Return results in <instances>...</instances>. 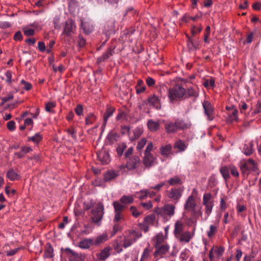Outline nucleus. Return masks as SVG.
Returning a JSON list of instances; mask_svg holds the SVG:
<instances>
[{
    "mask_svg": "<svg viewBox=\"0 0 261 261\" xmlns=\"http://www.w3.org/2000/svg\"><path fill=\"white\" fill-rule=\"evenodd\" d=\"M133 202L134 197L132 195H123L119 201H115L113 202L115 214L114 222H118L124 219L123 211L126 205L132 204Z\"/></svg>",
    "mask_w": 261,
    "mask_h": 261,
    "instance_id": "obj_1",
    "label": "nucleus"
},
{
    "mask_svg": "<svg viewBox=\"0 0 261 261\" xmlns=\"http://www.w3.org/2000/svg\"><path fill=\"white\" fill-rule=\"evenodd\" d=\"M119 168L121 170L126 168L128 171H135L138 174H140L144 170L141 160L137 155H132L126 159L125 164L121 165Z\"/></svg>",
    "mask_w": 261,
    "mask_h": 261,
    "instance_id": "obj_2",
    "label": "nucleus"
},
{
    "mask_svg": "<svg viewBox=\"0 0 261 261\" xmlns=\"http://www.w3.org/2000/svg\"><path fill=\"white\" fill-rule=\"evenodd\" d=\"M165 185V182L162 181L156 185L149 187L148 189L141 190L137 192V197L140 200L145 199L148 197L152 198L156 196V194L162 190Z\"/></svg>",
    "mask_w": 261,
    "mask_h": 261,
    "instance_id": "obj_3",
    "label": "nucleus"
},
{
    "mask_svg": "<svg viewBox=\"0 0 261 261\" xmlns=\"http://www.w3.org/2000/svg\"><path fill=\"white\" fill-rule=\"evenodd\" d=\"M186 94V89L181 84H175L168 90L167 95L169 101L173 103L178 99L184 98Z\"/></svg>",
    "mask_w": 261,
    "mask_h": 261,
    "instance_id": "obj_4",
    "label": "nucleus"
},
{
    "mask_svg": "<svg viewBox=\"0 0 261 261\" xmlns=\"http://www.w3.org/2000/svg\"><path fill=\"white\" fill-rule=\"evenodd\" d=\"M175 206L166 204L161 207H156L154 212L164 220L168 221L175 214Z\"/></svg>",
    "mask_w": 261,
    "mask_h": 261,
    "instance_id": "obj_5",
    "label": "nucleus"
},
{
    "mask_svg": "<svg viewBox=\"0 0 261 261\" xmlns=\"http://www.w3.org/2000/svg\"><path fill=\"white\" fill-rule=\"evenodd\" d=\"M240 169L242 175L245 178L247 177L249 174V171L253 173L255 176L259 175V171L257 168V164L252 159H248L245 161L240 166Z\"/></svg>",
    "mask_w": 261,
    "mask_h": 261,
    "instance_id": "obj_6",
    "label": "nucleus"
},
{
    "mask_svg": "<svg viewBox=\"0 0 261 261\" xmlns=\"http://www.w3.org/2000/svg\"><path fill=\"white\" fill-rule=\"evenodd\" d=\"M153 144L152 142L148 143L143 158V163L146 168H150L156 163V158L154 156L151 151L153 150Z\"/></svg>",
    "mask_w": 261,
    "mask_h": 261,
    "instance_id": "obj_7",
    "label": "nucleus"
},
{
    "mask_svg": "<svg viewBox=\"0 0 261 261\" xmlns=\"http://www.w3.org/2000/svg\"><path fill=\"white\" fill-rule=\"evenodd\" d=\"M104 206L101 202H98L95 207L91 210L92 221L95 224L100 226V221L102 219L104 215Z\"/></svg>",
    "mask_w": 261,
    "mask_h": 261,
    "instance_id": "obj_8",
    "label": "nucleus"
},
{
    "mask_svg": "<svg viewBox=\"0 0 261 261\" xmlns=\"http://www.w3.org/2000/svg\"><path fill=\"white\" fill-rule=\"evenodd\" d=\"M197 206L195 197L192 195H190L186 200L184 204V209L191 213L192 216L197 217V216H201L202 212L200 210L197 211L196 207Z\"/></svg>",
    "mask_w": 261,
    "mask_h": 261,
    "instance_id": "obj_9",
    "label": "nucleus"
},
{
    "mask_svg": "<svg viewBox=\"0 0 261 261\" xmlns=\"http://www.w3.org/2000/svg\"><path fill=\"white\" fill-rule=\"evenodd\" d=\"M139 238V236L136 231L128 230L124 235L123 242L122 245L123 247L126 248L136 242Z\"/></svg>",
    "mask_w": 261,
    "mask_h": 261,
    "instance_id": "obj_10",
    "label": "nucleus"
},
{
    "mask_svg": "<svg viewBox=\"0 0 261 261\" xmlns=\"http://www.w3.org/2000/svg\"><path fill=\"white\" fill-rule=\"evenodd\" d=\"M184 189L183 186L172 188L166 191V195L171 200L174 201V203L176 204L181 198Z\"/></svg>",
    "mask_w": 261,
    "mask_h": 261,
    "instance_id": "obj_11",
    "label": "nucleus"
},
{
    "mask_svg": "<svg viewBox=\"0 0 261 261\" xmlns=\"http://www.w3.org/2000/svg\"><path fill=\"white\" fill-rule=\"evenodd\" d=\"M115 20L113 18L108 20L105 22L102 32L107 37H110V35L114 34L115 32Z\"/></svg>",
    "mask_w": 261,
    "mask_h": 261,
    "instance_id": "obj_12",
    "label": "nucleus"
},
{
    "mask_svg": "<svg viewBox=\"0 0 261 261\" xmlns=\"http://www.w3.org/2000/svg\"><path fill=\"white\" fill-rule=\"evenodd\" d=\"M155 248L156 249L154 252L153 255L154 258L158 260L159 258L163 257V256L169 252L170 246L168 244L164 243Z\"/></svg>",
    "mask_w": 261,
    "mask_h": 261,
    "instance_id": "obj_13",
    "label": "nucleus"
},
{
    "mask_svg": "<svg viewBox=\"0 0 261 261\" xmlns=\"http://www.w3.org/2000/svg\"><path fill=\"white\" fill-rule=\"evenodd\" d=\"M202 106L207 120H213L215 117V114L214 108L211 103L208 100H204L202 102Z\"/></svg>",
    "mask_w": 261,
    "mask_h": 261,
    "instance_id": "obj_14",
    "label": "nucleus"
},
{
    "mask_svg": "<svg viewBox=\"0 0 261 261\" xmlns=\"http://www.w3.org/2000/svg\"><path fill=\"white\" fill-rule=\"evenodd\" d=\"M224 247L222 246L213 247L209 251V258L210 261H214L215 257L219 259L224 252Z\"/></svg>",
    "mask_w": 261,
    "mask_h": 261,
    "instance_id": "obj_15",
    "label": "nucleus"
},
{
    "mask_svg": "<svg viewBox=\"0 0 261 261\" xmlns=\"http://www.w3.org/2000/svg\"><path fill=\"white\" fill-rule=\"evenodd\" d=\"M174 125L177 129L178 130H185L191 127V123L189 121H186L183 119L177 118L175 119L173 122Z\"/></svg>",
    "mask_w": 261,
    "mask_h": 261,
    "instance_id": "obj_16",
    "label": "nucleus"
},
{
    "mask_svg": "<svg viewBox=\"0 0 261 261\" xmlns=\"http://www.w3.org/2000/svg\"><path fill=\"white\" fill-rule=\"evenodd\" d=\"M75 28L74 22L72 19H68L66 21L63 34L66 36H71L73 30Z\"/></svg>",
    "mask_w": 261,
    "mask_h": 261,
    "instance_id": "obj_17",
    "label": "nucleus"
},
{
    "mask_svg": "<svg viewBox=\"0 0 261 261\" xmlns=\"http://www.w3.org/2000/svg\"><path fill=\"white\" fill-rule=\"evenodd\" d=\"M93 245H94L93 238H85L79 242L78 246L83 249H88Z\"/></svg>",
    "mask_w": 261,
    "mask_h": 261,
    "instance_id": "obj_18",
    "label": "nucleus"
},
{
    "mask_svg": "<svg viewBox=\"0 0 261 261\" xmlns=\"http://www.w3.org/2000/svg\"><path fill=\"white\" fill-rule=\"evenodd\" d=\"M172 146L170 144L162 146L160 148L161 155L166 158H169L172 154Z\"/></svg>",
    "mask_w": 261,
    "mask_h": 261,
    "instance_id": "obj_19",
    "label": "nucleus"
},
{
    "mask_svg": "<svg viewBox=\"0 0 261 261\" xmlns=\"http://www.w3.org/2000/svg\"><path fill=\"white\" fill-rule=\"evenodd\" d=\"M193 237V234H192L190 232L187 231L179 234V236H177L176 238L180 242L188 243L192 239Z\"/></svg>",
    "mask_w": 261,
    "mask_h": 261,
    "instance_id": "obj_20",
    "label": "nucleus"
},
{
    "mask_svg": "<svg viewBox=\"0 0 261 261\" xmlns=\"http://www.w3.org/2000/svg\"><path fill=\"white\" fill-rule=\"evenodd\" d=\"M65 251L70 261H81V255L78 253L69 248H67Z\"/></svg>",
    "mask_w": 261,
    "mask_h": 261,
    "instance_id": "obj_21",
    "label": "nucleus"
},
{
    "mask_svg": "<svg viewBox=\"0 0 261 261\" xmlns=\"http://www.w3.org/2000/svg\"><path fill=\"white\" fill-rule=\"evenodd\" d=\"M115 47H109L107 51H106L102 56H101L99 58H98V60L99 62H103L105 60L109 59L110 57L113 55L114 54V50Z\"/></svg>",
    "mask_w": 261,
    "mask_h": 261,
    "instance_id": "obj_22",
    "label": "nucleus"
},
{
    "mask_svg": "<svg viewBox=\"0 0 261 261\" xmlns=\"http://www.w3.org/2000/svg\"><path fill=\"white\" fill-rule=\"evenodd\" d=\"M109 237L106 232L97 236L95 240L93 239L94 245L99 246L108 240Z\"/></svg>",
    "mask_w": 261,
    "mask_h": 261,
    "instance_id": "obj_23",
    "label": "nucleus"
},
{
    "mask_svg": "<svg viewBox=\"0 0 261 261\" xmlns=\"http://www.w3.org/2000/svg\"><path fill=\"white\" fill-rule=\"evenodd\" d=\"M115 111V109L113 107H109L107 108L103 116V123L102 124V127L106 126L109 118L113 115Z\"/></svg>",
    "mask_w": 261,
    "mask_h": 261,
    "instance_id": "obj_24",
    "label": "nucleus"
},
{
    "mask_svg": "<svg viewBox=\"0 0 261 261\" xmlns=\"http://www.w3.org/2000/svg\"><path fill=\"white\" fill-rule=\"evenodd\" d=\"M203 14L202 12H199L195 16H191L188 14H185L181 18V20L185 22H188L191 20L194 21H197L198 19H201Z\"/></svg>",
    "mask_w": 261,
    "mask_h": 261,
    "instance_id": "obj_25",
    "label": "nucleus"
},
{
    "mask_svg": "<svg viewBox=\"0 0 261 261\" xmlns=\"http://www.w3.org/2000/svg\"><path fill=\"white\" fill-rule=\"evenodd\" d=\"M161 99L155 95H153L148 98V102L156 109H161Z\"/></svg>",
    "mask_w": 261,
    "mask_h": 261,
    "instance_id": "obj_26",
    "label": "nucleus"
},
{
    "mask_svg": "<svg viewBox=\"0 0 261 261\" xmlns=\"http://www.w3.org/2000/svg\"><path fill=\"white\" fill-rule=\"evenodd\" d=\"M165 130L168 134H172L178 130L172 121H168L165 123Z\"/></svg>",
    "mask_w": 261,
    "mask_h": 261,
    "instance_id": "obj_27",
    "label": "nucleus"
},
{
    "mask_svg": "<svg viewBox=\"0 0 261 261\" xmlns=\"http://www.w3.org/2000/svg\"><path fill=\"white\" fill-rule=\"evenodd\" d=\"M112 248L110 247H107L104 248L100 252L97 254V257L100 260H105L110 255V251Z\"/></svg>",
    "mask_w": 261,
    "mask_h": 261,
    "instance_id": "obj_28",
    "label": "nucleus"
},
{
    "mask_svg": "<svg viewBox=\"0 0 261 261\" xmlns=\"http://www.w3.org/2000/svg\"><path fill=\"white\" fill-rule=\"evenodd\" d=\"M184 224L181 221L178 220L175 222L173 231L175 237L179 236V234H181V233L184 232Z\"/></svg>",
    "mask_w": 261,
    "mask_h": 261,
    "instance_id": "obj_29",
    "label": "nucleus"
},
{
    "mask_svg": "<svg viewBox=\"0 0 261 261\" xmlns=\"http://www.w3.org/2000/svg\"><path fill=\"white\" fill-rule=\"evenodd\" d=\"M97 158L103 164H107L110 162L109 154L106 151H102L97 153Z\"/></svg>",
    "mask_w": 261,
    "mask_h": 261,
    "instance_id": "obj_30",
    "label": "nucleus"
},
{
    "mask_svg": "<svg viewBox=\"0 0 261 261\" xmlns=\"http://www.w3.org/2000/svg\"><path fill=\"white\" fill-rule=\"evenodd\" d=\"M198 96V92L197 89H195L193 87H189L186 90V94L184 98L189 97L196 98Z\"/></svg>",
    "mask_w": 261,
    "mask_h": 261,
    "instance_id": "obj_31",
    "label": "nucleus"
},
{
    "mask_svg": "<svg viewBox=\"0 0 261 261\" xmlns=\"http://www.w3.org/2000/svg\"><path fill=\"white\" fill-rule=\"evenodd\" d=\"M147 126L151 132H156L160 128V123L159 121H155L150 119L147 122Z\"/></svg>",
    "mask_w": 261,
    "mask_h": 261,
    "instance_id": "obj_32",
    "label": "nucleus"
},
{
    "mask_svg": "<svg viewBox=\"0 0 261 261\" xmlns=\"http://www.w3.org/2000/svg\"><path fill=\"white\" fill-rule=\"evenodd\" d=\"M167 182L170 186L181 185L183 184L182 179L179 176H174L169 178Z\"/></svg>",
    "mask_w": 261,
    "mask_h": 261,
    "instance_id": "obj_33",
    "label": "nucleus"
},
{
    "mask_svg": "<svg viewBox=\"0 0 261 261\" xmlns=\"http://www.w3.org/2000/svg\"><path fill=\"white\" fill-rule=\"evenodd\" d=\"M118 175V173L113 170L108 171L104 174L103 180L106 182L110 181L116 178Z\"/></svg>",
    "mask_w": 261,
    "mask_h": 261,
    "instance_id": "obj_34",
    "label": "nucleus"
},
{
    "mask_svg": "<svg viewBox=\"0 0 261 261\" xmlns=\"http://www.w3.org/2000/svg\"><path fill=\"white\" fill-rule=\"evenodd\" d=\"M167 237H165L163 232L158 233L155 237L154 238V242L155 244L154 245V247H156L157 246L162 245L164 243V241Z\"/></svg>",
    "mask_w": 261,
    "mask_h": 261,
    "instance_id": "obj_35",
    "label": "nucleus"
},
{
    "mask_svg": "<svg viewBox=\"0 0 261 261\" xmlns=\"http://www.w3.org/2000/svg\"><path fill=\"white\" fill-rule=\"evenodd\" d=\"M32 151V149L31 147L22 146L21 147L19 151L15 153V155L18 158L21 159L24 157L27 153Z\"/></svg>",
    "mask_w": 261,
    "mask_h": 261,
    "instance_id": "obj_36",
    "label": "nucleus"
},
{
    "mask_svg": "<svg viewBox=\"0 0 261 261\" xmlns=\"http://www.w3.org/2000/svg\"><path fill=\"white\" fill-rule=\"evenodd\" d=\"M188 145L181 140L176 141L174 144V148L178 150L179 152L184 151L187 148Z\"/></svg>",
    "mask_w": 261,
    "mask_h": 261,
    "instance_id": "obj_37",
    "label": "nucleus"
},
{
    "mask_svg": "<svg viewBox=\"0 0 261 261\" xmlns=\"http://www.w3.org/2000/svg\"><path fill=\"white\" fill-rule=\"evenodd\" d=\"M119 138V135L117 133L113 131L110 132L107 137V139L110 144H114L118 141Z\"/></svg>",
    "mask_w": 261,
    "mask_h": 261,
    "instance_id": "obj_38",
    "label": "nucleus"
},
{
    "mask_svg": "<svg viewBox=\"0 0 261 261\" xmlns=\"http://www.w3.org/2000/svg\"><path fill=\"white\" fill-rule=\"evenodd\" d=\"M220 172L225 180H227L230 178V165L228 166H224L220 169Z\"/></svg>",
    "mask_w": 261,
    "mask_h": 261,
    "instance_id": "obj_39",
    "label": "nucleus"
},
{
    "mask_svg": "<svg viewBox=\"0 0 261 261\" xmlns=\"http://www.w3.org/2000/svg\"><path fill=\"white\" fill-rule=\"evenodd\" d=\"M81 26L84 31V32L88 35L93 31V27L87 22H84L83 20H81Z\"/></svg>",
    "mask_w": 261,
    "mask_h": 261,
    "instance_id": "obj_40",
    "label": "nucleus"
},
{
    "mask_svg": "<svg viewBox=\"0 0 261 261\" xmlns=\"http://www.w3.org/2000/svg\"><path fill=\"white\" fill-rule=\"evenodd\" d=\"M238 110L235 108H232V111L228 114V116L227 118V121L232 122L238 120Z\"/></svg>",
    "mask_w": 261,
    "mask_h": 261,
    "instance_id": "obj_41",
    "label": "nucleus"
},
{
    "mask_svg": "<svg viewBox=\"0 0 261 261\" xmlns=\"http://www.w3.org/2000/svg\"><path fill=\"white\" fill-rule=\"evenodd\" d=\"M44 257L48 258L54 257V249L50 244H47V246L44 251Z\"/></svg>",
    "mask_w": 261,
    "mask_h": 261,
    "instance_id": "obj_42",
    "label": "nucleus"
},
{
    "mask_svg": "<svg viewBox=\"0 0 261 261\" xmlns=\"http://www.w3.org/2000/svg\"><path fill=\"white\" fill-rule=\"evenodd\" d=\"M218 223L210 226V230L207 232V236L209 238L215 236L218 231Z\"/></svg>",
    "mask_w": 261,
    "mask_h": 261,
    "instance_id": "obj_43",
    "label": "nucleus"
},
{
    "mask_svg": "<svg viewBox=\"0 0 261 261\" xmlns=\"http://www.w3.org/2000/svg\"><path fill=\"white\" fill-rule=\"evenodd\" d=\"M191 256V251L188 249L186 248L181 252L180 255H179V258L181 260H183V261L187 260Z\"/></svg>",
    "mask_w": 261,
    "mask_h": 261,
    "instance_id": "obj_44",
    "label": "nucleus"
},
{
    "mask_svg": "<svg viewBox=\"0 0 261 261\" xmlns=\"http://www.w3.org/2000/svg\"><path fill=\"white\" fill-rule=\"evenodd\" d=\"M96 119V116L93 113L88 114L85 118L86 124L87 125H92Z\"/></svg>",
    "mask_w": 261,
    "mask_h": 261,
    "instance_id": "obj_45",
    "label": "nucleus"
},
{
    "mask_svg": "<svg viewBox=\"0 0 261 261\" xmlns=\"http://www.w3.org/2000/svg\"><path fill=\"white\" fill-rule=\"evenodd\" d=\"M146 89L145 86L142 80H139L137 82V84L136 86V93L138 94L143 93L145 91Z\"/></svg>",
    "mask_w": 261,
    "mask_h": 261,
    "instance_id": "obj_46",
    "label": "nucleus"
},
{
    "mask_svg": "<svg viewBox=\"0 0 261 261\" xmlns=\"http://www.w3.org/2000/svg\"><path fill=\"white\" fill-rule=\"evenodd\" d=\"M43 139V137L42 135L38 133L35 134V135L32 137H29L28 138V140L29 141H32L35 144L39 143Z\"/></svg>",
    "mask_w": 261,
    "mask_h": 261,
    "instance_id": "obj_47",
    "label": "nucleus"
},
{
    "mask_svg": "<svg viewBox=\"0 0 261 261\" xmlns=\"http://www.w3.org/2000/svg\"><path fill=\"white\" fill-rule=\"evenodd\" d=\"M65 131L67 133V134L70 136L73 139H76V130L75 127L73 126H70L67 129L65 130Z\"/></svg>",
    "mask_w": 261,
    "mask_h": 261,
    "instance_id": "obj_48",
    "label": "nucleus"
},
{
    "mask_svg": "<svg viewBox=\"0 0 261 261\" xmlns=\"http://www.w3.org/2000/svg\"><path fill=\"white\" fill-rule=\"evenodd\" d=\"M155 220V217L153 214L148 215L144 218L143 222L149 226L154 225Z\"/></svg>",
    "mask_w": 261,
    "mask_h": 261,
    "instance_id": "obj_49",
    "label": "nucleus"
},
{
    "mask_svg": "<svg viewBox=\"0 0 261 261\" xmlns=\"http://www.w3.org/2000/svg\"><path fill=\"white\" fill-rule=\"evenodd\" d=\"M214 201L212 199V195L211 193H206L203 196L202 204H206L213 203Z\"/></svg>",
    "mask_w": 261,
    "mask_h": 261,
    "instance_id": "obj_50",
    "label": "nucleus"
},
{
    "mask_svg": "<svg viewBox=\"0 0 261 261\" xmlns=\"http://www.w3.org/2000/svg\"><path fill=\"white\" fill-rule=\"evenodd\" d=\"M126 147L127 145L125 143H121L118 144L116 148V151L119 156H122L124 150L126 148Z\"/></svg>",
    "mask_w": 261,
    "mask_h": 261,
    "instance_id": "obj_51",
    "label": "nucleus"
},
{
    "mask_svg": "<svg viewBox=\"0 0 261 261\" xmlns=\"http://www.w3.org/2000/svg\"><path fill=\"white\" fill-rule=\"evenodd\" d=\"M143 131L141 128L136 127L133 131L134 137H131L130 140L133 141L135 140L138 139L142 135Z\"/></svg>",
    "mask_w": 261,
    "mask_h": 261,
    "instance_id": "obj_52",
    "label": "nucleus"
},
{
    "mask_svg": "<svg viewBox=\"0 0 261 261\" xmlns=\"http://www.w3.org/2000/svg\"><path fill=\"white\" fill-rule=\"evenodd\" d=\"M151 252V250L150 249L149 247H146L143 252L142 256L141 257L140 261H147V259L148 258L150 253Z\"/></svg>",
    "mask_w": 261,
    "mask_h": 261,
    "instance_id": "obj_53",
    "label": "nucleus"
},
{
    "mask_svg": "<svg viewBox=\"0 0 261 261\" xmlns=\"http://www.w3.org/2000/svg\"><path fill=\"white\" fill-rule=\"evenodd\" d=\"M253 148L252 145L249 143L248 144H245L243 149V152L247 155H249L253 153Z\"/></svg>",
    "mask_w": 261,
    "mask_h": 261,
    "instance_id": "obj_54",
    "label": "nucleus"
},
{
    "mask_svg": "<svg viewBox=\"0 0 261 261\" xmlns=\"http://www.w3.org/2000/svg\"><path fill=\"white\" fill-rule=\"evenodd\" d=\"M227 200V197L223 195L220 199V208L221 211H225L227 207V204H226V201Z\"/></svg>",
    "mask_w": 261,
    "mask_h": 261,
    "instance_id": "obj_55",
    "label": "nucleus"
},
{
    "mask_svg": "<svg viewBox=\"0 0 261 261\" xmlns=\"http://www.w3.org/2000/svg\"><path fill=\"white\" fill-rule=\"evenodd\" d=\"M147 143V139L145 138H142L140 141H138L136 149L138 151H140L144 148Z\"/></svg>",
    "mask_w": 261,
    "mask_h": 261,
    "instance_id": "obj_56",
    "label": "nucleus"
},
{
    "mask_svg": "<svg viewBox=\"0 0 261 261\" xmlns=\"http://www.w3.org/2000/svg\"><path fill=\"white\" fill-rule=\"evenodd\" d=\"M7 176L10 180H14L17 179L18 175L13 169H11L8 171Z\"/></svg>",
    "mask_w": 261,
    "mask_h": 261,
    "instance_id": "obj_57",
    "label": "nucleus"
},
{
    "mask_svg": "<svg viewBox=\"0 0 261 261\" xmlns=\"http://www.w3.org/2000/svg\"><path fill=\"white\" fill-rule=\"evenodd\" d=\"M77 43L79 47H83L86 43V39L81 34H80L77 38Z\"/></svg>",
    "mask_w": 261,
    "mask_h": 261,
    "instance_id": "obj_58",
    "label": "nucleus"
},
{
    "mask_svg": "<svg viewBox=\"0 0 261 261\" xmlns=\"http://www.w3.org/2000/svg\"><path fill=\"white\" fill-rule=\"evenodd\" d=\"M5 75L6 77V83L9 85H11L12 83V81H13V80L12 79V71H11L10 70L7 71L5 72Z\"/></svg>",
    "mask_w": 261,
    "mask_h": 261,
    "instance_id": "obj_59",
    "label": "nucleus"
},
{
    "mask_svg": "<svg viewBox=\"0 0 261 261\" xmlns=\"http://www.w3.org/2000/svg\"><path fill=\"white\" fill-rule=\"evenodd\" d=\"M205 206V212L207 216H209L212 213L213 208L214 207V204L213 203H208L206 204H203Z\"/></svg>",
    "mask_w": 261,
    "mask_h": 261,
    "instance_id": "obj_60",
    "label": "nucleus"
},
{
    "mask_svg": "<svg viewBox=\"0 0 261 261\" xmlns=\"http://www.w3.org/2000/svg\"><path fill=\"white\" fill-rule=\"evenodd\" d=\"M56 106V103L55 102L49 101L45 104V109L46 112H51V110L54 108Z\"/></svg>",
    "mask_w": 261,
    "mask_h": 261,
    "instance_id": "obj_61",
    "label": "nucleus"
},
{
    "mask_svg": "<svg viewBox=\"0 0 261 261\" xmlns=\"http://www.w3.org/2000/svg\"><path fill=\"white\" fill-rule=\"evenodd\" d=\"M202 27L201 24L200 25L199 27H196L195 25H192L191 29V33L192 34V35L194 36L196 34L200 33L202 31Z\"/></svg>",
    "mask_w": 261,
    "mask_h": 261,
    "instance_id": "obj_62",
    "label": "nucleus"
},
{
    "mask_svg": "<svg viewBox=\"0 0 261 261\" xmlns=\"http://www.w3.org/2000/svg\"><path fill=\"white\" fill-rule=\"evenodd\" d=\"M83 107L81 104H78L74 109L75 113L79 116L83 115Z\"/></svg>",
    "mask_w": 261,
    "mask_h": 261,
    "instance_id": "obj_63",
    "label": "nucleus"
},
{
    "mask_svg": "<svg viewBox=\"0 0 261 261\" xmlns=\"http://www.w3.org/2000/svg\"><path fill=\"white\" fill-rule=\"evenodd\" d=\"M230 173L235 177L239 176V173L237 168L233 165H230Z\"/></svg>",
    "mask_w": 261,
    "mask_h": 261,
    "instance_id": "obj_64",
    "label": "nucleus"
}]
</instances>
